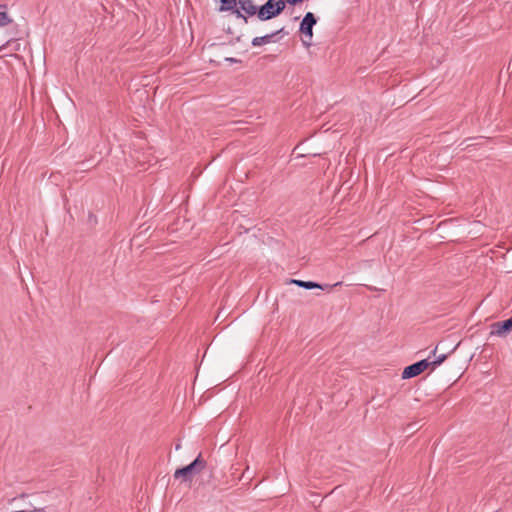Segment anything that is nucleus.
<instances>
[{"label":"nucleus","mask_w":512,"mask_h":512,"mask_svg":"<svg viewBox=\"0 0 512 512\" xmlns=\"http://www.w3.org/2000/svg\"><path fill=\"white\" fill-rule=\"evenodd\" d=\"M206 466V462L199 455L192 463L189 465L179 468L174 472L175 479H182V481H189L193 478L194 475L200 473Z\"/></svg>","instance_id":"1"},{"label":"nucleus","mask_w":512,"mask_h":512,"mask_svg":"<svg viewBox=\"0 0 512 512\" xmlns=\"http://www.w3.org/2000/svg\"><path fill=\"white\" fill-rule=\"evenodd\" d=\"M285 8V1L283 0H268L263 6L257 10V15L260 20H269L279 15Z\"/></svg>","instance_id":"2"},{"label":"nucleus","mask_w":512,"mask_h":512,"mask_svg":"<svg viewBox=\"0 0 512 512\" xmlns=\"http://www.w3.org/2000/svg\"><path fill=\"white\" fill-rule=\"evenodd\" d=\"M234 14L238 18H243L247 21V17L257 14V7L254 0H237V6L234 9Z\"/></svg>","instance_id":"3"},{"label":"nucleus","mask_w":512,"mask_h":512,"mask_svg":"<svg viewBox=\"0 0 512 512\" xmlns=\"http://www.w3.org/2000/svg\"><path fill=\"white\" fill-rule=\"evenodd\" d=\"M316 24V18L312 12H307L304 16V18L301 21L300 24V32L304 35L305 38H308V40L304 39L303 43L306 46L311 45V40L313 37V26Z\"/></svg>","instance_id":"4"},{"label":"nucleus","mask_w":512,"mask_h":512,"mask_svg":"<svg viewBox=\"0 0 512 512\" xmlns=\"http://www.w3.org/2000/svg\"><path fill=\"white\" fill-rule=\"evenodd\" d=\"M430 365L431 363L428 359H423L410 366H407L402 372V378L409 379L416 377L424 372Z\"/></svg>","instance_id":"5"},{"label":"nucleus","mask_w":512,"mask_h":512,"mask_svg":"<svg viewBox=\"0 0 512 512\" xmlns=\"http://www.w3.org/2000/svg\"><path fill=\"white\" fill-rule=\"evenodd\" d=\"M491 328V335L499 337L506 336L512 330V316L505 321L493 323Z\"/></svg>","instance_id":"6"},{"label":"nucleus","mask_w":512,"mask_h":512,"mask_svg":"<svg viewBox=\"0 0 512 512\" xmlns=\"http://www.w3.org/2000/svg\"><path fill=\"white\" fill-rule=\"evenodd\" d=\"M291 283H293L299 287L305 288V289L319 288L322 290L331 289V288L336 287L341 284V282H337L333 285H330V284L321 285V284H318V283L312 282V281H302V280H295V279L291 280Z\"/></svg>","instance_id":"7"},{"label":"nucleus","mask_w":512,"mask_h":512,"mask_svg":"<svg viewBox=\"0 0 512 512\" xmlns=\"http://www.w3.org/2000/svg\"><path fill=\"white\" fill-rule=\"evenodd\" d=\"M12 22V19L7 13V6L0 5V27L6 26Z\"/></svg>","instance_id":"8"},{"label":"nucleus","mask_w":512,"mask_h":512,"mask_svg":"<svg viewBox=\"0 0 512 512\" xmlns=\"http://www.w3.org/2000/svg\"><path fill=\"white\" fill-rule=\"evenodd\" d=\"M273 36H274V33L268 34V35H265V36H261V37H255L252 40V45L253 46H261V45L268 44V43L271 42Z\"/></svg>","instance_id":"9"},{"label":"nucleus","mask_w":512,"mask_h":512,"mask_svg":"<svg viewBox=\"0 0 512 512\" xmlns=\"http://www.w3.org/2000/svg\"><path fill=\"white\" fill-rule=\"evenodd\" d=\"M222 3L220 7V11H232L234 13V9L237 6V0H220Z\"/></svg>","instance_id":"10"},{"label":"nucleus","mask_w":512,"mask_h":512,"mask_svg":"<svg viewBox=\"0 0 512 512\" xmlns=\"http://www.w3.org/2000/svg\"><path fill=\"white\" fill-rule=\"evenodd\" d=\"M445 358H446V356H445V355H441V356H439L436 360H433V361H431L430 363H431V365H433V366H438V365H440V364L445 360Z\"/></svg>","instance_id":"11"},{"label":"nucleus","mask_w":512,"mask_h":512,"mask_svg":"<svg viewBox=\"0 0 512 512\" xmlns=\"http://www.w3.org/2000/svg\"><path fill=\"white\" fill-rule=\"evenodd\" d=\"M180 447H181V446H180V444H177V445H176V449H177V450H178V449H180Z\"/></svg>","instance_id":"12"}]
</instances>
